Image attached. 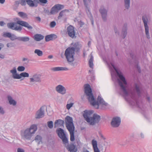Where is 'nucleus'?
Returning <instances> with one entry per match:
<instances>
[{
    "instance_id": "1",
    "label": "nucleus",
    "mask_w": 152,
    "mask_h": 152,
    "mask_svg": "<svg viewBox=\"0 0 152 152\" xmlns=\"http://www.w3.org/2000/svg\"><path fill=\"white\" fill-rule=\"evenodd\" d=\"M107 64L111 72L112 79L113 81L117 80L122 91L123 96L131 105H137V102L134 99V94L128 88L127 82L122 74L118 71L114 66L113 62H107Z\"/></svg>"
},
{
    "instance_id": "2",
    "label": "nucleus",
    "mask_w": 152,
    "mask_h": 152,
    "mask_svg": "<svg viewBox=\"0 0 152 152\" xmlns=\"http://www.w3.org/2000/svg\"><path fill=\"white\" fill-rule=\"evenodd\" d=\"M85 93L87 96V98L90 104L96 109L100 108L104 109L108 106V104L105 102L101 95L98 96L97 101H96L92 93V90L88 84L84 86Z\"/></svg>"
},
{
    "instance_id": "3",
    "label": "nucleus",
    "mask_w": 152,
    "mask_h": 152,
    "mask_svg": "<svg viewBox=\"0 0 152 152\" xmlns=\"http://www.w3.org/2000/svg\"><path fill=\"white\" fill-rule=\"evenodd\" d=\"M94 113V111L91 110H86L82 113L85 120L92 126L98 123L100 120V116L96 113L93 114Z\"/></svg>"
},
{
    "instance_id": "4",
    "label": "nucleus",
    "mask_w": 152,
    "mask_h": 152,
    "mask_svg": "<svg viewBox=\"0 0 152 152\" xmlns=\"http://www.w3.org/2000/svg\"><path fill=\"white\" fill-rule=\"evenodd\" d=\"M38 129L37 125L36 124L31 125L29 128L21 131V138L24 140H30Z\"/></svg>"
},
{
    "instance_id": "5",
    "label": "nucleus",
    "mask_w": 152,
    "mask_h": 152,
    "mask_svg": "<svg viewBox=\"0 0 152 152\" xmlns=\"http://www.w3.org/2000/svg\"><path fill=\"white\" fill-rule=\"evenodd\" d=\"M18 24L27 28L30 29L32 28V27L27 22L21 20H18L17 22H11L8 23L7 26L9 28L16 31H21L22 28L20 26H18Z\"/></svg>"
},
{
    "instance_id": "6",
    "label": "nucleus",
    "mask_w": 152,
    "mask_h": 152,
    "mask_svg": "<svg viewBox=\"0 0 152 152\" xmlns=\"http://www.w3.org/2000/svg\"><path fill=\"white\" fill-rule=\"evenodd\" d=\"M65 121L66 127L70 134V140L72 141H74L75 140V127L73 122L72 118L67 116L65 118Z\"/></svg>"
},
{
    "instance_id": "7",
    "label": "nucleus",
    "mask_w": 152,
    "mask_h": 152,
    "mask_svg": "<svg viewBox=\"0 0 152 152\" xmlns=\"http://www.w3.org/2000/svg\"><path fill=\"white\" fill-rule=\"evenodd\" d=\"M75 48L74 47H69L65 51L64 55L67 61L70 64L74 60V56L75 54Z\"/></svg>"
},
{
    "instance_id": "8",
    "label": "nucleus",
    "mask_w": 152,
    "mask_h": 152,
    "mask_svg": "<svg viewBox=\"0 0 152 152\" xmlns=\"http://www.w3.org/2000/svg\"><path fill=\"white\" fill-rule=\"evenodd\" d=\"M142 19L144 24L145 33L146 37L147 39H149L150 37L149 33L148 23L150 20V19L148 16L145 15L142 16Z\"/></svg>"
},
{
    "instance_id": "9",
    "label": "nucleus",
    "mask_w": 152,
    "mask_h": 152,
    "mask_svg": "<svg viewBox=\"0 0 152 152\" xmlns=\"http://www.w3.org/2000/svg\"><path fill=\"white\" fill-rule=\"evenodd\" d=\"M10 72L12 75V77L14 79H19L22 77H28L29 74L26 72H23L20 74L17 73L16 68L14 67L12 69L10 70Z\"/></svg>"
},
{
    "instance_id": "10",
    "label": "nucleus",
    "mask_w": 152,
    "mask_h": 152,
    "mask_svg": "<svg viewBox=\"0 0 152 152\" xmlns=\"http://www.w3.org/2000/svg\"><path fill=\"white\" fill-rule=\"evenodd\" d=\"M29 84L33 85L36 83H40L41 81V75L37 73L30 74L29 78Z\"/></svg>"
},
{
    "instance_id": "11",
    "label": "nucleus",
    "mask_w": 152,
    "mask_h": 152,
    "mask_svg": "<svg viewBox=\"0 0 152 152\" xmlns=\"http://www.w3.org/2000/svg\"><path fill=\"white\" fill-rule=\"evenodd\" d=\"M56 132L58 137L62 140L64 144L67 143L68 142V139L66 137L64 130L61 128H59L56 130Z\"/></svg>"
},
{
    "instance_id": "12",
    "label": "nucleus",
    "mask_w": 152,
    "mask_h": 152,
    "mask_svg": "<svg viewBox=\"0 0 152 152\" xmlns=\"http://www.w3.org/2000/svg\"><path fill=\"white\" fill-rule=\"evenodd\" d=\"M55 90L58 93L62 95H64L66 93V89L63 85L59 84L55 87Z\"/></svg>"
},
{
    "instance_id": "13",
    "label": "nucleus",
    "mask_w": 152,
    "mask_h": 152,
    "mask_svg": "<svg viewBox=\"0 0 152 152\" xmlns=\"http://www.w3.org/2000/svg\"><path fill=\"white\" fill-rule=\"evenodd\" d=\"M44 115V107L42 106L35 113V118L38 119L43 118Z\"/></svg>"
},
{
    "instance_id": "14",
    "label": "nucleus",
    "mask_w": 152,
    "mask_h": 152,
    "mask_svg": "<svg viewBox=\"0 0 152 152\" xmlns=\"http://www.w3.org/2000/svg\"><path fill=\"white\" fill-rule=\"evenodd\" d=\"M67 33L69 36L72 38L76 37L74 27L71 25H69L67 27Z\"/></svg>"
},
{
    "instance_id": "15",
    "label": "nucleus",
    "mask_w": 152,
    "mask_h": 152,
    "mask_svg": "<svg viewBox=\"0 0 152 152\" xmlns=\"http://www.w3.org/2000/svg\"><path fill=\"white\" fill-rule=\"evenodd\" d=\"M99 12L103 20L106 21L107 18V10L103 7H102L99 10Z\"/></svg>"
},
{
    "instance_id": "16",
    "label": "nucleus",
    "mask_w": 152,
    "mask_h": 152,
    "mask_svg": "<svg viewBox=\"0 0 152 152\" xmlns=\"http://www.w3.org/2000/svg\"><path fill=\"white\" fill-rule=\"evenodd\" d=\"M121 122V119L119 117H114L112 119L111 122V124L113 127H117L119 126Z\"/></svg>"
},
{
    "instance_id": "17",
    "label": "nucleus",
    "mask_w": 152,
    "mask_h": 152,
    "mask_svg": "<svg viewBox=\"0 0 152 152\" xmlns=\"http://www.w3.org/2000/svg\"><path fill=\"white\" fill-rule=\"evenodd\" d=\"M133 89L134 91L136 92L138 95L139 96L140 95L142 91L140 88V83H135Z\"/></svg>"
},
{
    "instance_id": "18",
    "label": "nucleus",
    "mask_w": 152,
    "mask_h": 152,
    "mask_svg": "<svg viewBox=\"0 0 152 152\" xmlns=\"http://www.w3.org/2000/svg\"><path fill=\"white\" fill-rule=\"evenodd\" d=\"M66 149L70 152H76L77 149L76 146L73 144H71L70 145L66 146Z\"/></svg>"
},
{
    "instance_id": "19",
    "label": "nucleus",
    "mask_w": 152,
    "mask_h": 152,
    "mask_svg": "<svg viewBox=\"0 0 152 152\" xmlns=\"http://www.w3.org/2000/svg\"><path fill=\"white\" fill-rule=\"evenodd\" d=\"M51 70L54 71H67L68 70V69L66 67H56L52 68Z\"/></svg>"
},
{
    "instance_id": "20",
    "label": "nucleus",
    "mask_w": 152,
    "mask_h": 152,
    "mask_svg": "<svg viewBox=\"0 0 152 152\" xmlns=\"http://www.w3.org/2000/svg\"><path fill=\"white\" fill-rule=\"evenodd\" d=\"M68 12L69 11L67 10H64L61 11L60 12L59 15L58 17V19H60L62 17H64L66 16Z\"/></svg>"
},
{
    "instance_id": "21",
    "label": "nucleus",
    "mask_w": 152,
    "mask_h": 152,
    "mask_svg": "<svg viewBox=\"0 0 152 152\" xmlns=\"http://www.w3.org/2000/svg\"><path fill=\"white\" fill-rule=\"evenodd\" d=\"M7 99L9 104L13 106H15L16 104V102L14 99L13 98L10 96H8L7 97Z\"/></svg>"
},
{
    "instance_id": "22",
    "label": "nucleus",
    "mask_w": 152,
    "mask_h": 152,
    "mask_svg": "<svg viewBox=\"0 0 152 152\" xmlns=\"http://www.w3.org/2000/svg\"><path fill=\"white\" fill-rule=\"evenodd\" d=\"M26 2L27 4L30 7H35L37 6V4L34 2L32 0H26Z\"/></svg>"
},
{
    "instance_id": "23",
    "label": "nucleus",
    "mask_w": 152,
    "mask_h": 152,
    "mask_svg": "<svg viewBox=\"0 0 152 152\" xmlns=\"http://www.w3.org/2000/svg\"><path fill=\"white\" fill-rule=\"evenodd\" d=\"M64 123V121L60 119L57 120L56 121L55 123V127H56L58 126H61L63 125Z\"/></svg>"
},
{
    "instance_id": "24",
    "label": "nucleus",
    "mask_w": 152,
    "mask_h": 152,
    "mask_svg": "<svg viewBox=\"0 0 152 152\" xmlns=\"http://www.w3.org/2000/svg\"><path fill=\"white\" fill-rule=\"evenodd\" d=\"M56 36L53 34L48 35L45 37V39L46 41L48 42L52 40L56 37Z\"/></svg>"
},
{
    "instance_id": "25",
    "label": "nucleus",
    "mask_w": 152,
    "mask_h": 152,
    "mask_svg": "<svg viewBox=\"0 0 152 152\" xmlns=\"http://www.w3.org/2000/svg\"><path fill=\"white\" fill-rule=\"evenodd\" d=\"M44 38V37L41 34H37L34 36V39L37 41H40L43 39Z\"/></svg>"
},
{
    "instance_id": "26",
    "label": "nucleus",
    "mask_w": 152,
    "mask_h": 152,
    "mask_svg": "<svg viewBox=\"0 0 152 152\" xmlns=\"http://www.w3.org/2000/svg\"><path fill=\"white\" fill-rule=\"evenodd\" d=\"M74 104V103L73 102H71V99H69L67 101V104L66 106V109L68 110H69L72 107Z\"/></svg>"
},
{
    "instance_id": "27",
    "label": "nucleus",
    "mask_w": 152,
    "mask_h": 152,
    "mask_svg": "<svg viewBox=\"0 0 152 152\" xmlns=\"http://www.w3.org/2000/svg\"><path fill=\"white\" fill-rule=\"evenodd\" d=\"M127 25H124L122 31V34H123L122 37L124 38L126 36L127 34Z\"/></svg>"
},
{
    "instance_id": "28",
    "label": "nucleus",
    "mask_w": 152,
    "mask_h": 152,
    "mask_svg": "<svg viewBox=\"0 0 152 152\" xmlns=\"http://www.w3.org/2000/svg\"><path fill=\"white\" fill-rule=\"evenodd\" d=\"M90 58L89 60V64L90 67L93 69V68L94 64L93 63V57L91 54L90 55Z\"/></svg>"
},
{
    "instance_id": "29",
    "label": "nucleus",
    "mask_w": 152,
    "mask_h": 152,
    "mask_svg": "<svg viewBox=\"0 0 152 152\" xmlns=\"http://www.w3.org/2000/svg\"><path fill=\"white\" fill-rule=\"evenodd\" d=\"M91 1V0H83L85 6L86 7L87 9L86 11H88V12H89V10L88 7V6L90 4Z\"/></svg>"
},
{
    "instance_id": "30",
    "label": "nucleus",
    "mask_w": 152,
    "mask_h": 152,
    "mask_svg": "<svg viewBox=\"0 0 152 152\" xmlns=\"http://www.w3.org/2000/svg\"><path fill=\"white\" fill-rule=\"evenodd\" d=\"M18 40L23 42H28L29 40V38L28 37H19Z\"/></svg>"
},
{
    "instance_id": "31",
    "label": "nucleus",
    "mask_w": 152,
    "mask_h": 152,
    "mask_svg": "<svg viewBox=\"0 0 152 152\" xmlns=\"http://www.w3.org/2000/svg\"><path fill=\"white\" fill-rule=\"evenodd\" d=\"M124 1L125 8L128 9L130 6V0H124Z\"/></svg>"
},
{
    "instance_id": "32",
    "label": "nucleus",
    "mask_w": 152,
    "mask_h": 152,
    "mask_svg": "<svg viewBox=\"0 0 152 152\" xmlns=\"http://www.w3.org/2000/svg\"><path fill=\"white\" fill-rule=\"evenodd\" d=\"M34 53L39 56H41L43 54L42 51L38 49H35L34 50Z\"/></svg>"
},
{
    "instance_id": "33",
    "label": "nucleus",
    "mask_w": 152,
    "mask_h": 152,
    "mask_svg": "<svg viewBox=\"0 0 152 152\" xmlns=\"http://www.w3.org/2000/svg\"><path fill=\"white\" fill-rule=\"evenodd\" d=\"M54 6L56 8L58 12L61 10L63 9L64 7L63 5L59 4L55 5Z\"/></svg>"
},
{
    "instance_id": "34",
    "label": "nucleus",
    "mask_w": 152,
    "mask_h": 152,
    "mask_svg": "<svg viewBox=\"0 0 152 152\" xmlns=\"http://www.w3.org/2000/svg\"><path fill=\"white\" fill-rule=\"evenodd\" d=\"M58 12V11L54 6L52 8L50 11V13L51 14H55Z\"/></svg>"
},
{
    "instance_id": "35",
    "label": "nucleus",
    "mask_w": 152,
    "mask_h": 152,
    "mask_svg": "<svg viewBox=\"0 0 152 152\" xmlns=\"http://www.w3.org/2000/svg\"><path fill=\"white\" fill-rule=\"evenodd\" d=\"M18 15L23 18H25L27 17V15L26 13L23 12H19L18 13Z\"/></svg>"
},
{
    "instance_id": "36",
    "label": "nucleus",
    "mask_w": 152,
    "mask_h": 152,
    "mask_svg": "<svg viewBox=\"0 0 152 152\" xmlns=\"http://www.w3.org/2000/svg\"><path fill=\"white\" fill-rule=\"evenodd\" d=\"M42 137L39 135H37L35 137V140L38 142V144H39L42 141Z\"/></svg>"
},
{
    "instance_id": "37",
    "label": "nucleus",
    "mask_w": 152,
    "mask_h": 152,
    "mask_svg": "<svg viewBox=\"0 0 152 152\" xmlns=\"http://www.w3.org/2000/svg\"><path fill=\"white\" fill-rule=\"evenodd\" d=\"M19 37H17L15 35L11 34L10 37V39L12 41H14L16 39L19 40Z\"/></svg>"
},
{
    "instance_id": "38",
    "label": "nucleus",
    "mask_w": 152,
    "mask_h": 152,
    "mask_svg": "<svg viewBox=\"0 0 152 152\" xmlns=\"http://www.w3.org/2000/svg\"><path fill=\"white\" fill-rule=\"evenodd\" d=\"M91 143L93 148H98L97 142L96 140H92Z\"/></svg>"
},
{
    "instance_id": "39",
    "label": "nucleus",
    "mask_w": 152,
    "mask_h": 152,
    "mask_svg": "<svg viewBox=\"0 0 152 152\" xmlns=\"http://www.w3.org/2000/svg\"><path fill=\"white\" fill-rule=\"evenodd\" d=\"M11 33L9 32H4L3 33V36L4 37H7L10 38Z\"/></svg>"
},
{
    "instance_id": "40",
    "label": "nucleus",
    "mask_w": 152,
    "mask_h": 152,
    "mask_svg": "<svg viewBox=\"0 0 152 152\" xmlns=\"http://www.w3.org/2000/svg\"><path fill=\"white\" fill-rule=\"evenodd\" d=\"M25 69V67L23 66H19L17 68V70L19 72L23 71Z\"/></svg>"
},
{
    "instance_id": "41",
    "label": "nucleus",
    "mask_w": 152,
    "mask_h": 152,
    "mask_svg": "<svg viewBox=\"0 0 152 152\" xmlns=\"http://www.w3.org/2000/svg\"><path fill=\"white\" fill-rule=\"evenodd\" d=\"M48 126L50 129L53 128V123L52 121H48L47 123Z\"/></svg>"
},
{
    "instance_id": "42",
    "label": "nucleus",
    "mask_w": 152,
    "mask_h": 152,
    "mask_svg": "<svg viewBox=\"0 0 152 152\" xmlns=\"http://www.w3.org/2000/svg\"><path fill=\"white\" fill-rule=\"evenodd\" d=\"M5 113V110L4 108L0 106V114L4 115Z\"/></svg>"
},
{
    "instance_id": "43",
    "label": "nucleus",
    "mask_w": 152,
    "mask_h": 152,
    "mask_svg": "<svg viewBox=\"0 0 152 152\" xmlns=\"http://www.w3.org/2000/svg\"><path fill=\"white\" fill-rule=\"evenodd\" d=\"M56 25V23L54 21L51 22L50 24V26L51 28L54 27Z\"/></svg>"
},
{
    "instance_id": "44",
    "label": "nucleus",
    "mask_w": 152,
    "mask_h": 152,
    "mask_svg": "<svg viewBox=\"0 0 152 152\" xmlns=\"http://www.w3.org/2000/svg\"><path fill=\"white\" fill-rule=\"evenodd\" d=\"M26 0H21L20 4L22 6L25 5L26 4Z\"/></svg>"
},
{
    "instance_id": "45",
    "label": "nucleus",
    "mask_w": 152,
    "mask_h": 152,
    "mask_svg": "<svg viewBox=\"0 0 152 152\" xmlns=\"http://www.w3.org/2000/svg\"><path fill=\"white\" fill-rule=\"evenodd\" d=\"M7 46L8 48L13 47L14 46V44L12 43H7Z\"/></svg>"
},
{
    "instance_id": "46",
    "label": "nucleus",
    "mask_w": 152,
    "mask_h": 152,
    "mask_svg": "<svg viewBox=\"0 0 152 152\" xmlns=\"http://www.w3.org/2000/svg\"><path fill=\"white\" fill-rule=\"evenodd\" d=\"M39 2L42 4H46L48 2L47 0H39Z\"/></svg>"
},
{
    "instance_id": "47",
    "label": "nucleus",
    "mask_w": 152,
    "mask_h": 152,
    "mask_svg": "<svg viewBox=\"0 0 152 152\" xmlns=\"http://www.w3.org/2000/svg\"><path fill=\"white\" fill-rule=\"evenodd\" d=\"M17 152H24V150L21 148H18L17 149Z\"/></svg>"
},
{
    "instance_id": "48",
    "label": "nucleus",
    "mask_w": 152,
    "mask_h": 152,
    "mask_svg": "<svg viewBox=\"0 0 152 152\" xmlns=\"http://www.w3.org/2000/svg\"><path fill=\"white\" fill-rule=\"evenodd\" d=\"M93 149L94 152H100L98 148H94Z\"/></svg>"
},
{
    "instance_id": "49",
    "label": "nucleus",
    "mask_w": 152,
    "mask_h": 152,
    "mask_svg": "<svg viewBox=\"0 0 152 152\" xmlns=\"http://www.w3.org/2000/svg\"><path fill=\"white\" fill-rule=\"evenodd\" d=\"M5 24V23L4 22L1 21H0V26H3Z\"/></svg>"
},
{
    "instance_id": "50",
    "label": "nucleus",
    "mask_w": 152,
    "mask_h": 152,
    "mask_svg": "<svg viewBox=\"0 0 152 152\" xmlns=\"http://www.w3.org/2000/svg\"><path fill=\"white\" fill-rule=\"evenodd\" d=\"M4 46V45L1 43H0V50Z\"/></svg>"
},
{
    "instance_id": "51",
    "label": "nucleus",
    "mask_w": 152,
    "mask_h": 152,
    "mask_svg": "<svg viewBox=\"0 0 152 152\" xmlns=\"http://www.w3.org/2000/svg\"><path fill=\"white\" fill-rule=\"evenodd\" d=\"M36 19L37 20V21H39L40 22L41 21V18L39 17H36Z\"/></svg>"
},
{
    "instance_id": "52",
    "label": "nucleus",
    "mask_w": 152,
    "mask_h": 152,
    "mask_svg": "<svg viewBox=\"0 0 152 152\" xmlns=\"http://www.w3.org/2000/svg\"><path fill=\"white\" fill-rule=\"evenodd\" d=\"M137 69L138 70L139 72L140 73L141 72V70L140 69V67L139 66H138L137 65Z\"/></svg>"
},
{
    "instance_id": "53",
    "label": "nucleus",
    "mask_w": 152,
    "mask_h": 152,
    "mask_svg": "<svg viewBox=\"0 0 152 152\" xmlns=\"http://www.w3.org/2000/svg\"><path fill=\"white\" fill-rule=\"evenodd\" d=\"M0 58H4V55L1 54H0Z\"/></svg>"
},
{
    "instance_id": "54",
    "label": "nucleus",
    "mask_w": 152,
    "mask_h": 152,
    "mask_svg": "<svg viewBox=\"0 0 152 152\" xmlns=\"http://www.w3.org/2000/svg\"><path fill=\"white\" fill-rule=\"evenodd\" d=\"M5 1V0H0V3L1 4H4Z\"/></svg>"
},
{
    "instance_id": "55",
    "label": "nucleus",
    "mask_w": 152,
    "mask_h": 152,
    "mask_svg": "<svg viewBox=\"0 0 152 152\" xmlns=\"http://www.w3.org/2000/svg\"><path fill=\"white\" fill-rule=\"evenodd\" d=\"M82 152H90L88 150L86 149H84Z\"/></svg>"
},
{
    "instance_id": "56",
    "label": "nucleus",
    "mask_w": 152,
    "mask_h": 152,
    "mask_svg": "<svg viewBox=\"0 0 152 152\" xmlns=\"http://www.w3.org/2000/svg\"><path fill=\"white\" fill-rule=\"evenodd\" d=\"M28 60V59L26 58H24L22 59V61H27Z\"/></svg>"
},
{
    "instance_id": "57",
    "label": "nucleus",
    "mask_w": 152,
    "mask_h": 152,
    "mask_svg": "<svg viewBox=\"0 0 152 152\" xmlns=\"http://www.w3.org/2000/svg\"><path fill=\"white\" fill-rule=\"evenodd\" d=\"M53 56L52 55H49L48 56V58L50 59L52 58Z\"/></svg>"
},
{
    "instance_id": "58",
    "label": "nucleus",
    "mask_w": 152,
    "mask_h": 152,
    "mask_svg": "<svg viewBox=\"0 0 152 152\" xmlns=\"http://www.w3.org/2000/svg\"><path fill=\"white\" fill-rule=\"evenodd\" d=\"M147 99L148 100V101H149L150 100V98L149 96H147Z\"/></svg>"
},
{
    "instance_id": "59",
    "label": "nucleus",
    "mask_w": 152,
    "mask_h": 152,
    "mask_svg": "<svg viewBox=\"0 0 152 152\" xmlns=\"http://www.w3.org/2000/svg\"><path fill=\"white\" fill-rule=\"evenodd\" d=\"M140 135H141V137L142 138H143L144 137V135L142 133H141Z\"/></svg>"
},
{
    "instance_id": "60",
    "label": "nucleus",
    "mask_w": 152,
    "mask_h": 152,
    "mask_svg": "<svg viewBox=\"0 0 152 152\" xmlns=\"http://www.w3.org/2000/svg\"><path fill=\"white\" fill-rule=\"evenodd\" d=\"M91 44V42H89L88 43V45L89 46Z\"/></svg>"
},
{
    "instance_id": "61",
    "label": "nucleus",
    "mask_w": 152,
    "mask_h": 152,
    "mask_svg": "<svg viewBox=\"0 0 152 152\" xmlns=\"http://www.w3.org/2000/svg\"><path fill=\"white\" fill-rule=\"evenodd\" d=\"M93 71V70H89V72L91 73V72H92Z\"/></svg>"
},
{
    "instance_id": "62",
    "label": "nucleus",
    "mask_w": 152,
    "mask_h": 152,
    "mask_svg": "<svg viewBox=\"0 0 152 152\" xmlns=\"http://www.w3.org/2000/svg\"><path fill=\"white\" fill-rule=\"evenodd\" d=\"M91 22H92V24H93V23H94V21L93 20H91Z\"/></svg>"
},
{
    "instance_id": "63",
    "label": "nucleus",
    "mask_w": 152,
    "mask_h": 152,
    "mask_svg": "<svg viewBox=\"0 0 152 152\" xmlns=\"http://www.w3.org/2000/svg\"><path fill=\"white\" fill-rule=\"evenodd\" d=\"M115 33H116V31L115 30Z\"/></svg>"
}]
</instances>
